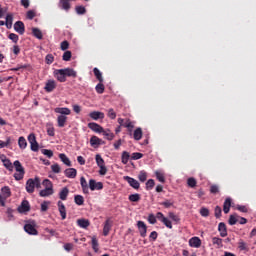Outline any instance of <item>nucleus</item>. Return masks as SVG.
<instances>
[{"instance_id": "1", "label": "nucleus", "mask_w": 256, "mask_h": 256, "mask_svg": "<svg viewBox=\"0 0 256 256\" xmlns=\"http://www.w3.org/2000/svg\"><path fill=\"white\" fill-rule=\"evenodd\" d=\"M0 161H2L3 166L8 171L13 172V169H15L16 173L13 175L15 181H22V179L25 177V168L19 160H15L14 163H12L5 154H2L0 155Z\"/></svg>"}, {"instance_id": "2", "label": "nucleus", "mask_w": 256, "mask_h": 256, "mask_svg": "<svg viewBox=\"0 0 256 256\" xmlns=\"http://www.w3.org/2000/svg\"><path fill=\"white\" fill-rule=\"evenodd\" d=\"M54 77L59 83H65L67 77H73L75 79L77 77V71L73 68L56 69L54 70Z\"/></svg>"}, {"instance_id": "3", "label": "nucleus", "mask_w": 256, "mask_h": 256, "mask_svg": "<svg viewBox=\"0 0 256 256\" xmlns=\"http://www.w3.org/2000/svg\"><path fill=\"white\" fill-rule=\"evenodd\" d=\"M35 187L39 189L41 187V180L39 177H35V179L30 178L26 182V191L27 193H35Z\"/></svg>"}, {"instance_id": "4", "label": "nucleus", "mask_w": 256, "mask_h": 256, "mask_svg": "<svg viewBox=\"0 0 256 256\" xmlns=\"http://www.w3.org/2000/svg\"><path fill=\"white\" fill-rule=\"evenodd\" d=\"M11 197V188L9 186H4L1 188L0 194V205L1 207H5V201Z\"/></svg>"}, {"instance_id": "5", "label": "nucleus", "mask_w": 256, "mask_h": 256, "mask_svg": "<svg viewBox=\"0 0 256 256\" xmlns=\"http://www.w3.org/2000/svg\"><path fill=\"white\" fill-rule=\"evenodd\" d=\"M28 142L30 143L31 151H34V153H37V151H39V143L37 142V137L35 136V134L33 133L29 134Z\"/></svg>"}, {"instance_id": "6", "label": "nucleus", "mask_w": 256, "mask_h": 256, "mask_svg": "<svg viewBox=\"0 0 256 256\" xmlns=\"http://www.w3.org/2000/svg\"><path fill=\"white\" fill-rule=\"evenodd\" d=\"M90 191H101L103 189V182H97L95 179L89 180Z\"/></svg>"}, {"instance_id": "7", "label": "nucleus", "mask_w": 256, "mask_h": 256, "mask_svg": "<svg viewBox=\"0 0 256 256\" xmlns=\"http://www.w3.org/2000/svg\"><path fill=\"white\" fill-rule=\"evenodd\" d=\"M55 89H57V82L53 79L47 80L44 91H46V93H53Z\"/></svg>"}, {"instance_id": "8", "label": "nucleus", "mask_w": 256, "mask_h": 256, "mask_svg": "<svg viewBox=\"0 0 256 256\" xmlns=\"http://www.w3.org/2000/svg\"><path fill=\"white\" fill-rule=\"evenodd\" d=\"M57 207L62 221H65V219H67V208L65 207V204H63V201L59 200L57 202Z\"/></svg>"}, {"instance_id": "9", "label": "nucleus", "mask_w": 256, "mask_h": 256, "mask_svg": "<svg viewBox=\"0 0 256 256\" xmlns=\"http://www.w3.org/2000/svg\"><path fill=\"white\" fill-rule=\"evenodd\" d=\"M124 181H127L130 187H132L133 189H139V187H141L139 181L135 180V178H131L130 176H124Z\"/></svg>"}, {"instance_id": "10", "label": "nucleus", "mask_w": 256, "mask_h": 256, "mask_svg": "<svg viewBox=\"0 0 256 256\" xmlns=\"http://www.w3.org/2000/svg\"><path fill=\"white\" fill-rule=\"evenodd\" d=\"M137 227L139 229L140 237H147V224L143 221H138Z\"/></svg>"}, {"instance_id": "11", "label": "nucleus", "mask_w": 256, "mask_h": 256, "mask_svg": "<svg viewBox=\"0 0 256 256\" xmlns=\"http://www.w3.org/2000/svg\"><path fill=\"white\" fill-rule=\"evenodd\" d=\"M24 230L26 231V233H28V235H38L39 234V232L35 228V224H31V223L25 224Z\"/></svg>"}, {"instance_id": "12", "label": "nucleus", "mask_w": 256, "mask_h": 256, "mask_svg": "<svg viewBox=\"0 0 256 256\" xmlns=\"http://www.w3.org/2000/svg\"><path fill=\"white\" fill-rule=\"evenodd\" d=\"M19 213H27L31 211V206L29 205V201L23 200L21 205L18 207Z\"/></svg>"}, {"instance_id": "13", "label": "nucleus", "mask_w": 256, "mask_h": 256, "mask_svg": "<svg viewBox=\"0 0 256 256\" xmlns=\"http://www.w3.org/2000/svg\"><path fill=\"white\" fill-rule=\"evenodd\" d=\"M14 30L16 33H19V35H23L25 33V24L21 21H17L14 24Z\"/></svg>"}, {"instance_id": "14", "label": "nucleus", "mask_w": 256, "mask_h": 256, "mask_svg": "<svg viewBox=\"0 0 256 256\" xmlns=\"http://www.w3.org/2000/svg\"><path fill=\"white\" fill-rule=\"evenodd\" d=\"M103 143V140L97 136H92L90 138V145L91 147H94V149H97V147H99V145H103Z\"/></svg>"}, {"instance_id": "15", "label": "nucleus", "mask_w": 256, "mask_h": 256, "mask_svg": "<svg viewBox=\"0 0 256 256\" xmlns=\"http://www.w3.org/2000/svg\"><path fill=\"white\" fill-rule=\"evenodd\" d=\"M189 245L195 249H199V247H201V238L197 236L190 238Z\"/></svg>"}, {"instance_id": "16", "label": "nucleus", "mask_w": 256, "mask_h": 256, "mask_svg": "<svg viewBox=\"0 0 256 256\" xmlns=\"http://www.w3.org/2000/svg\"><path fill=\"white\" fill-rule=\"evenodd\" d=\"M65 177L68 179H75L77 177V169L75 168H68L64 171Z\"/></svg>"}, {"instance_id": "17", "label": "nucleus", "mask_w": 256, "mask_h": 256, "mask_svg": "<svg viewBox=\"0 0 256 256\" xmlns=\"http://www.w3.org/2000/svg\"><path fill=\"white\" fill-rule=\"evenodd\" d=\"M80 185L82 188V191L85 195H88L89 193V184L87 183V179H85L84 176L80 178Z\"/></svg>"}, {"instance_id": "18", "label": "nucleus", "mask_w": 256, "mask_h": 256, "mask_svg": "<svg viewBox=\"0 0 256 256\" xmlns=\"http://www.w3.org/2000/svg\"><path fill=\"white\" fill-rule=\"evenodd\" d=\"M111 227H113V222H111L110 219H107L104 223L103 227V235L104 237H107L109 235V231H111Z\"/></svg>"}, {"instance_id": "19", "label": "nucleus", "mask_w": 256, "mask_h": 256, "mask_svg": "<svg viewBox=\"0 0 256 256\" xmlns=\"http://www.w3.org/2000/svg\"><path fill=\"white\" fill-rule=\"evenodd\" d=\"M88 127L95 133H103V127L95 122L88 123Z\"/></svg>"}, {"instance_id": "20", "label": "nucleus", "mask_w": 256, "mask_h": 256, "mask_svg": "<svg viewBox=\"0 0 256 256\" xmlns=\"http://www.w3.org/2000/svg\"><path fill=\"white\" fill-rule=\"evenodd\" d=\"M89 117L94 121H98V119H105V113L99 111H93L89 114Z\"/></svg>"}, {"instance_id": "21", "label": "nucleus", "mask_w": 256, "mask_h": 256, "mask_svg": "<svg viewBox=\"0 0 256 256\" xmlns=\"http://www.w3.org/2000/svg\"><path fill=\"white\" fill-rule=\"evenodd\" d=\"M218 231L220 233V237H227V225H225V223L223 222L219 223Z\"/></svg>"}, {"instance_id": "22", "label": "nucleus", "mask_w": 256, "mask_h": 256, "mask_svg": "<svg viewBox=\"0 0 256 256\" xmlns=\"http://www.w3.org/2000/svg\"><path fill=\"white\" fill-rule=\"evenodd\" d=\"M69 196V188L64 187L62 190L59 192V198L61 201H67V197Z\"/></svg>"}, {"instance_id": "23", "label": "nucleus", "mask_w": 256, "mask_h": 256, "mask_svg": "<svg viewBox=\"0 0 256 256\" xmlns=\"http://www.w3.org/2000/svg\"><path fill=\"white\" fill-rule=\"evenodd\" d=\"M231 203L232 200L231 198H226L223 204V211L224 213L227 215V213H229V211L231 210Z\"/></svg>"}, {"instance_id": "24", "label": "nucleus", "mask_w": 256, "mask_h": 256, "mask_svg": "<svg viewBox=\"0 0 256 256\" xmlns=\"http://www.w3.org/2000/svg\"><path fill=\"white\" fill-rule=\"evenodd\" d=\"M58 127H65L67 125V116L65 115H59L57 118Z\"/></svg>"}, {"instance_id": "25", "label": "nucleus", "mask_w": 256, "mask_h": 256, "mask_svg": "<svg viewBox=\"0 0 256 256\" xmlns=\"http://www.w3.org/2000/svg\"><path fill=\"white\" fill-rule=\"evenodd\" d=\"M59 159L62 161V163H64V165H66L67 167H71V160L69 159V157H67L66 154H59Z\"/></svg>"}, {"instance_id": "26", "label": "nucleus", "mask_w": 256, "mask_h": 256, "mask_svg": "<svg viewBox=\"0 0 256 256\" xmlns=\"http://www.w3.org/2000/svg\"><path fill=\"white\" fill-rule=\"evenodd\" d=\"M212 244L215 245L216 249H221L223 247V239L219 237H213Z\"/></svg>"}, {"instance_id": "27", "label": "nucleus", "mask_w": 256, "mask_h": 256, "mask_svg": "<svg viewBox=\"0 0 256 256\" xmlns=\"http://www.w3.org/2000/svg\"><path fill=\"white\" fill-rule=\"evenodd\" d=\"M77 225L81 227V229H87L89 225H91V222L87 219H78L77 220Z\"/></svg>"}, {"instance_id": "28", "label": "nucleus", "mask_w": 256, "mask_h": 256, "mask_svg": "<svg viewBox=\"0 0 256 256\" xmlns=\"http://www.w3.org/2000/svg\"><path fill=\"white\" fill-rule=\"evenodd\" d=\"M54 191L53 188H45L40 191V197H49V195H53Z\"/></svg>"}, {"instance_id": "29", "label": "nucleus", "mask_w": 256, "mask_h": 256, "mask_svg": "<svg viewBox=\"0 0 256 256\" xmlns=\"http://www.w3.org/2000/svg\"><path fill=\"white\" fill-rule=\"evenodd\" d=\"M131 158V155L127 151H123L121 155V161L123 165H127L129 163V159Z\"/></svg>"}, {"instance_id": "30", "label": "nucleus", "mask_w": 256, "mask_h": 256, "mask_svg": "<svg viewBox=\"0 0 256 256\" xmlns=\"http://www.w3.org/2000/svg\"><path fill=\"white\" fill-rule=\"evenodd\" d=\"M133 137L135 141H141V139L143 138V130L141 128H137L134 131Z\"/></svg>"}, {"instance_id": "31", "label": "nucleus", "mask_w": 256, "mask_h": 256, "mask_svg": "<svg viewBox=\"0 0 256 256\" xmlns=\"http://www.w3.org/2000/svg\"><path fill=\"white\" fill-rule=\"evenodd\" d=\"M101 133H103L104 137H106L108 141H113V139H115V134H113V132L110 130L103 129Z\"/></svg>"}, {"instance_id": "32", "label": "nucleus", "mask_w": 256, "mask_h": 256, "mask_svg": "<svg viewBox=\"0 0 256 256\" xmlns=\"http://www.w3.org/2000/svg\"><path fill=\"white\" fill-rule=\"evenodd\" d=\"M55 113H59L60 115H71V109L69 108H55Z\"/></svg>"}, {"instance_id": "33", "label": "nucleus", "mask_w": 256, "mask_h": 256, "mask_svg": "<svg viewBox=\"0 0 256 256\" xmlns=\"http://www.w3.org/2000/svg\"><path fill=\"white\" fill-rule=\"evenodd\" d=\"M93 73L96 79L99 81V83H103V73H101V71L98 68H94Z\"/></svg>"}, {"instance_id": "34", "label": "nucleus", "mask_w": 256, "mask_h": 256, "mask_svg": "<svg viewBox=\"0 0 256 256\" xmlns=\"http://www.w3.org/2000/svg\"><path fill=\"white\" fill-rule=\"evenodd\" d=\"M96 93H98V95H103V93H105V85H103V82H99L96 87Z\"/></svg>"}, {"instance_id": "35", "label": "nucleus", "mask_w": 256, "mask_h": 256, "mask_svg": "<svg viewBox=\"0 0 256 256\" xmlns=\"http://www.w3.org/2000/svg\"><path fill=\"white\" fill-rule=\"evenodd\" d=\"M5 23L7 29H11V27H13V14H7Z\"/></svg>"}, {"instance_id": "36", "label": "nucleus", "mask_w": 256, "mask_h": 256, "mask_svg": "<svg viewBox=\"0 0 256 256\" xmlns=\"http://www.w3.org/2000/svg\"><path fill=\"white\" fill-rule=\"evenodd\" d=\"M74 202L76 203V205H83L85 203V198L81 195H75L74 196Z\"/></svg>"}, {"instance_id": "37", "label": "nucleus", "mask_w": 256, "mask_h": 256, "mask_svg": "<svg viewBox=\"0 0 256 256\" xmlns=\"http://www.w3.org/2000/svg\"><path fill=\"white\" fill-rule=\"evenodd\" d=\"M32 34L36 39H43V32L39 28H32Z\"/></svg>"}, {"instance_id": "38", "label": "nucleus", "mask_w": 256, "mask_h": 256, "mask_svg": "<svg viewBox=\"0 0 256 256\" xmlns=\"http://www.w3.org/2000/svg\"><path fill=\"white\" fill-rule=\"evenodd\" d=\"M18 145L21 149H27V140L25 139V137H19Z\"/></svg>"}, {"instance_id": "39", "label": "nucleus", "mask_w": 256, "mask_h": 256, "mask_svg": "<svg viewBox=\"0 0 256 256\" xmlns=\"http://www.w3.org/2000/svg\"><path fill=\"white\" fill-rule=\"evenodd\" d=\"M128 199L132 203H137L138 201H141V195H139V194H131Z\"/></svg>"}, {"instance_id": "40", "label": "nucleus", "mask_w": 256, "mask_h": 256, "mask_svg": "<svg viewBox=\"0 0 256 256\" xmlns=\"http://www.w3.org/2000/svg\"><path fill=\"white\" fill-rule=\"evenodd\" d=\"M161 223H163V225H165L167 229H173V223L171 222V220H169V218H163V221Z\"/></svg>"}, {"instance_id": "41", "label": "nucleus", "mask_w": 256, "mask_h": 256, "mask_svg": "<svg viewBox=\"0 0 256 256\" xmlns=\"http://www.w3.org/2000/svg\"><path fill=\"white\" fill-rule=\"evenodd\" d=\"M168 217L175 223H179V221H181V218H179L174 212H169Z\"/></svg>"}, {"instance_id": "42", "label": "nucleus", "mask_w": 256, "mask_h": 256, "mask_svg": "<svg viewBox=\"0 0 256 256\" xmlns=\"http://www.w3.org/2000/svg\"><path fill=\"white\" fill-rule=\"evenodd\" d=\"M138 179H139V181H141V183H145L147 181V172L140 171V173L138 175Z\"/></svg>"}, {"instance_id": "43", "label": "nucleus", "mask_w": 256, "mask_h": 256, "mask_svg": "<svg viewBox=\"0 0 256 256\" xmlns=\"http://www.w3.org/2000/svg\"><path fill=\"white\" fill-rule=\"evenodd\" d=\"M95 159L98 167H102L103 165H105V160H103V157H101L100 154H97Z\"/></svg>"}, {"instance_id": "44", "label": "nucleus", "mask_w": 256, "mask_h": 256, "mask_svg": "<svg viewBox=\"0 0 256 256\" xmlns=\"http://www.w3.org/2000/svg\"><path fill=\"white\" fill-rule=\"evenodd\" d=\"M10 144H11V138L10 137H8L5 142L3 140H0V149H3L5 147H9Z\"/></svg>"}, {"instance_id": "45", "label": "nucleus", "mask_w": 256, "mask_h": 256, "mask_svg": "<svg viewBox=\"0 0 256 256\" xmlns=\"http://www.w3.org/2000/svg\"><path fill=\"white\" fill-rule=\"evenodd\" d=\"M107 115H108L109 119L117 118V113L115 112V110L113 108L108 109Z\"/></svg>"}, {"instance_id": "46", "label": "nucleus", "mask_w": 256, "mask_h": 256, "mask_svg": "<svg viewBox=\"0 0 256 256\" xmlns=\"http://www.w3.org/2000/svg\"><path fill=\"white\" fill-rule=\"evenodd\" d=\"M75 9L78 15H85V13H87V9H85L84 6H76Z\"/></svg>"}, {"instance_id": "47", "label": "nucleus", "mask_w": 256, "mask_h": 256, "mask_svg": "<svg viewBox=\"0 0 256 256\" xmlns=\"http://www.w3.org/2000/svg\"><path fill=\"white\" fill-rule=\"evenodd\" d=\"M131 159H132V161H137L139 159H143V154L139 153V152H134L131 155Z\"/></svg>"}, {"instance_id": "48", "label": "nucleus", "mask_w": 256, "mask_h": 256, "mask_svg": "<svg viewBox=\"0 0 256 256\" xmlns=\"http://www.w3.org/2000/svg\"><path fill=\"white\" fill-rule=\"evenodd\" d=\"M210 193L212 195H217L219 193V186L217 184H213L210 186Z\"/></svg>"}, {"instance_id": "49", "label": "nucleus", "mask_w": 256, "mask_h": 256, "mask_svg": "<svg viewBox=\"0 0 256 256\" xmlns=\"http://www.w3.org/2000/svg\"><path fill=\"white\" fill-rule=\"evenodd\" d=\"M154 187H155V180L149 179V180L146 182V189H147V191L153 189Z\"/></svg>"}, {"instance_id": "50", "label": "nucleus", "mask_w": 256, "mask_h": 256, "mask_svg": "<svg viewBox=\"0 0 256 256\" xmlns=\"http://www.w3.org/2000/svg\"><path fill=\"white\" fill-rule=\"evenodd\" d=\"M42 184L46 189H53V182L49 179H45Z\"/></svg>"}, {"instance_id": "51", "label": "nucleus", "mask_w": 256, "mask_h": 256, "mask_svg": "<svg viewBox=\"0 0 256 256\" xmlns=\"http://www.w3.org/2000/svg\"><path fill=\"white\" fill-rule=\"evenodd\" d=\"M155 175H156V179H158L160 183H165V175L163 173L157 171Z\"/></svg>"}, {"instance_id": "52", "label": "nucleus", "mask_w": 256, "mask_h": 256, "mask_svg": "<svg viewBox=\"0 0 256 256\" xmlns=\"http://www.w3.org/2000/svg\"><path fill=\"white\" fill-rule=\"evenodd\" d=\"M45 61L47 65H51L55 61V57H53V54H48L45 57Z\"/></svg>"}, {"instance_id": "53", "label": "nucleus", "mask_w": 256, "mask_h": 256, "mask_svg": "<svg viewBox=\"0 0 256 256\" xmlns=\"http://www.w3.org/2000/svg\"><path fill=\"white\" fill-rule=\"evenodd\" d=\"M123 127H126V129H128V131H131L133 129V127H135V126L133 125V122H131L130 119H127L124 122V126Z\"/></svg>"}, {"instance_id": "54", "label": "nucleus", "mask_w": 256, "mask_h": 256, "mask_svg": "<svg viewBox=\"0 0 256 256\" xmlns=\"http://www.w3.org/2000/svg\"><path fill=\"white\" fill-rule=\"evenodd\" d=\"M92 248L95 252L99 251V242L95 237L92 238Z\"/></svg>"}, {"instance_id": "55", "label": "nucleus", "mask_w": 256, "mask_h": 256, "mask_svg": "<svg viewBox=\"0 0 256 256\" xmlns=\"http://www.w3.org/2000/svg\"><path fill=\"white\" fill-rule=\"evenodd\" d=\"M8 39L13 41V43H17L19 41V35L15 34V33H10L8 35Z\"/></svg>"}, {"instance_id": "56", "label": "nucleus", "mask_w": 256, "mask_h": 256, "mask_svg": "<svg viewBox=\"0 0 256 256\" xmlns=\"http://www.w3.org/2000/svg\"><path fill=\"white\" fill-rule=\"evenodd\" d=\"M51 170L53 173H61V166L59 164H53L51 165Z\"/></svg>"}, {"instance_id": "57", "label": "nucleus", "mask_w": 256, "mask_h": 256, "mask_svg": "<svg viewBox=\"0 0 256 256\" xmlns=\"http://www.w3.org/2000/svg\"><path fill=\"white\" fill-rule=\"evenodd\" d=\"M71 57H72L71 51H66L64 52L62 59L63 61H71Z\"/></svg>"}, {"instance_id": "58", "label": "nucleus", "mask_w": 256, "mask_h": 256, "mask_svg": "<svg viewBox=\"0 0 256 256\" xmlns=\"http://www.w3.org/2000/svg\"><path fill=\"white\" fill-rule=\"evenodd\" d=\"M187 183L188 187H197V180L195 178H188Z\"/></svg>"}, {"instance_id": "59", "label": "nucleus", "mask_w": 256, "mask_h": 256, "mask_svg": "<svg viewBox=\"0 0 256 256\" xmlns=\"http://www.w3.org/2000/svg\"><path fill=\"white\" fill-rule=\"evenodd\" d=\"M148 223H150V225H155V223H157V218L155 215L150 214L148 216Z\"/></svg>"}, {"instance_id": "60", "label": "nucleus", "mask_w": 256, "mask_h": 256, "mask_svg": "<svg viewBox=\"0 0 256 256\" xmlns=\"http://www.w3.org/2000/svg\"><path fill=\"white\" fill-rule=\"evenodd\" d=\"M214 213H215L216 219H219L221 217V213H222L221 206H216L215 210H214Z\"/></svg>"}, {"instance_id": "61", "label": "nucleus", "mask_w": 256, "mask_h": 256, "mask_svg": "<svg viewBox=\"0 0 256 256\" xmlns=\"http://www.w3.org/2000/svg\"><path fill=\"white\" fill-rule=\"evenodd\" d=\"M228 223H229V225H236L237 224V216L230 215Z\"/></svg>"}, {"instance_id": "62", "label": "nucleus", "mask_w": 256, "mask_h": 256, "mask_svg": "<svg viewBox=\"0 0 256 256\" xmlns=\"http://www.w3.org/2000/svg\"><path fill=\"white\" fill-rule=\"evenodd\" d=\"M60 48L62 49V51H67V49H69V42L67 40H64L63 42H61Z\"/></svg>"}, {"instance_id": "63", "label": "nucleus", "mask_w": 256, "mask_h": 256, "mask_svg": "<svg viewBox=\"0 0 256 256\" xmlns=\"http://www.w3.org/2000/svg\"><path fill=\"white\" fill-rule=\"evenodd\" d=\"M42 153H43V155H46V157H48L49 159H51V157H53V152L49 149H43Z\"/></svg>"}, {"instance_id": "64", "label": "nucleus", "mask_w": 256, "mask_h": 256, "mask_svg": "<svg viewBox=\"0 0 256 256\" xmlns=\"http://www.w3.org/2000/svg\"><path fill=\"white\" fill-rule=\"evenodd\" d=\"M200 215H201L202 217H207V216L209 215V209H207V208H201V209H200Z\"/></svg>"}]
</instances>
